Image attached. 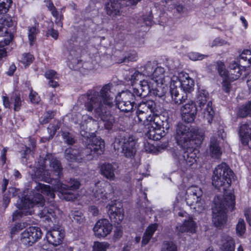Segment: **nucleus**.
I'll return each instance as SVG.
<instances>
[{"instance_id":"nucleus-11","label":"nucleus","mask_w":251,"mask_h":251,"mask_svg":"<svg viewBox=\"0 0 251 251\" xmlns=\"http://www.w3.org/2000/svg\"><path fill=\"white\" fill-rule=\"evenodd\" d=\"M230 176V179L234 178V173L226 163H222L218 165L214 169L212 178L213 185L216 188H219L222 185L220 181L221 177L226 178Z\"/></svg>"},{"instance_id":"nucleus-20","label":"nucleus","mask_w":251,"mask_h":251,"mask_svg":"<svg viewBox=\"0 0 251 251\" xmlns=\"http://www.w3.org/2000/svg\"><path fill=\"white\" fill-rule=\"evenodd\" d=\"M79 185L78 181L71 179L68 184H64L59 181L57 184V188L61 193L66 195L64 196V198L67 201H70L74 198V195L70 192L69 190L78 189Z\"/></svg>"},{"instance_id":"nucleus-63","label":"nucleus","mask_w":251,"mask_h":251,"mask_svg":"<svg viewBox=\"0 0 251 251\" xmlns=\"http://www.w3.org/2000/svg\"><path fill=\"white\" fill-rule=\"evenodd\" d=\"M228 79H225L223 81L222 87L223 89L226 93H228L230 91L231 85L230 82L228 80Z\"/></svg>"},{"instance_id":"nucleus-8","label":"nucleus","mask_w":251,"mask_h":251,"mask_svg":"<svg viewBox=\"0 0 251 251\" xmlns=\"http://www.w3.org/2000/svg\"><path fill=\"white\" fill-rule=\"evenodd\" d=\"M157 111L156 104L152 100H148L140 102L137 106L136 111L137 119L135 122L138 124H146V122L151 121L153 119L157 114H154Z\"/></svg>"},{"instance_id":"nucleus-43","label":"nucleus","mask_w":251,"mask_h":251,"mask_svg":"<svg viewBox=\"0 0 251 251\" xmlns=\"http://www.w3.org/2000/svg\"><path fill=\"white\" fill-rule=\"evenodd\" d=\"M69 216L72 221H75L78 224H81L84 221V217L80 211H72L70 214Z\"/></svg>"},{"instance_id":"nucleus-34","label":"nucleus","mask_w":251,"mask_h":251,"mask_svg":"<svg viewBox=\"0 0 251 251\" xmlns=\"http://www.w3.org/2000/svg\"><path fill=\"white\" fill-rule=\"evenodd\" d=\"M165 74V70L164 68L156 67L151 78L153 81V83L163 81L168 82L170 80V78L166 75Z\"/></svg>"},{"instance_id":"nucleus-21","label":"nucleus","mask_w":251,"mask_h":251,"mask_svg":"<svg viewBox=\"0 0 251 251\" xmlns=\"http://www.w3.org/2000/svg\"><path fill=\"white\" fill-rule=\"evenodd\" d=\"M170 94L173 101L176 104L185 102L188 99V94L173 82L170 84Z\"/></svg>"},{"instance_id":"nucleus-60","label":"nucleus","mask_w":251,"mask_h":251,"mask_svg":"<svg viewBox=\"0 0 251 251\" xmlns=\"http://www.w3.org/2000/svg\"><path fill=\"white\" fill-rule=\"evenodd\" d=\"M29 98L30 101L33 103H38L40 100V98L38 94L31 89L30 93L29 95Z\"/></svg>"},{"instance_id":"nucleus-51","label":"nucleus","mask_w":251,"mask_h":251,"mask_svg":"<svg viewBox=\"0 0 251 251\" xmlns=\"http://www.w3.org/2000/svg\"><path fill=\"white\" fill-rule=\"evenodd\" d=\"M220 179V181H222V183L221 186H219V188H217L218 189L221 190L222 189L223 191L226 190L230 186L231 183V181L232 179H230V176H227L224 177H221Z\"/></svg>"},{"instance_id":"nucleus-57","label":"nucleus","mask_w":251,"mask_h":251,"mask_svg":"<svg viewBox=\"0 0 251 251\" xmlns=\"http://www.w3.org/2000/svg\"><path fill=\"white\" fill-rule=\"evenodd\" d=\"M51 14L56 18L55 23L60 26H62V23L61 21L63 18V15L60 13L56 9V8L50 11Z\"/></svg>"},{"instance_id":"nucleus-26","label":"nucleus","mask_w":251,"mask_h":251,"mask_svg":"<svg viewBox=\"0 0 251 251\" xmlns=\"http://www.w3.org/2000/svg\"><path fill=\"white\" fill-rule=\"evenodd\" d=\"M84 151L78 149L70 148L67 149L64 152L65 158L71 166L70 162H80L84 157Z\"/></svg>"},{"instance_id":"nucleus-38","label":"nucleus","mask_w":251,"mask_h":251,"mask_svg":"<svg viewBox=\"0 0 251 251\" xmlns=\"http://www.w3.org/2000/svg\"><path fill=\"white\" fill-rule=\"evenodd\" d=\"M229 74L230 75V78L231 80L237 79L241 75L242 69L241 67L243 66H240L235 61H232L229 65Z\"/></svg>"},{"instance_id":"nucleus-10","label":"nucleus","mask_w":251,"mask_h":251,"mask_svg":"<svg viewBox=\"0 0 251 251\" xmlns=\"http://www.w3.org/2000/svg\"><path fill=\"white\" fill-rule=\"evenodd\" d=\"M118 108L124 112H129L133 109L135 101L138 99L131 91L126 90L119 93L115 98Z\"/></svg>"},{"instance_id":"nucleus-36","label":"nucleus","mask_w":251,"mask_h":251,"mask_svg":"<svg viewBox=\"0 0 251 251\" xmlns=\"http://www.w3.org/2000/svg\"><path fill=\"white\" fill-rule=\"evenodd\" d=\"M209 153L211 157L218 158L222 154V150L215 137H212L209 143Z\"/></svg>"},{"instance_id":"nucleus-40","label":"nucleus","mask_w":251,"mask_h":251,"mask_svg":"<svg viewBox=\"0 0 251 251\" xmlns=\"http://www.w3.org/2000/svg\"><path fill=\"white\" fill-rule=\"evenodd\" d=\"M157 228V224H154L149 226L145 232L142 241V244L147 245L151 240L152 236Z\"/></svg>"},{"instance_id":"nucleus-55","label":"nucleus","mask_w":251,"mask_h":251,"mask_svg":"<svg viewBox=\"0 0 251 251\" xmlns=\"http://www.w3.org/2000/svg\"><path fill=\"white\" fill-rule=\"evenodd\" d=\"M11 101H14V110L18 111L21 105V100L19 94L15 93L11 99Z\"/></svg>"},{"instance_id":"nucleus-30","label":"nucleus","mask_w":251,"mask_h":251,"mask_svg":"<svg viewBox=\"0 0 251 251\" xmlns=\"http://www.w3.org/2000/svg\"><path fill=\"white\" fill-rule=\"evenodd\" d=\"M97 120L91 116L88 115H83L82 116V121L80 124L79 132L82 136L85 138H88L90 135V129L88 128L87 124L90 123H94L95 124Z\"/></svg>"},{"instance_id":"nucleus-54","label":"nucleus","mask_w":251,"mask_h":251,"mask_svg":"<svg viewBox=\"0 0 251 251\" xmlns=\"http://www.w3.org/2000/svg\"><path fill=\"white\" fill-rule=\"evenodd\" d=\"M12 39V38L10 36L9 39H5L4 41L0 42V59L6 56V51L3 48L5 46L8 45Z\"/></svg>"},{"instance_id":"nucleus-9","label":"nucleus","mask_w":251,"mask_h":251,"mask_svg":"<svg viewBox=\"0 0 251 251\" xmlns=\"http://www.w3.org/2000/svg\"><path fill=\"white\" fill-rule=\"evenodd\" d=\"M208 92L203 89H199L196 95V102L203 115V118L208 123H211L214 114L211 101L207 102Z\"/></svg>"},{"instance_id":"nucleus-13","label":"nucleus","mask_w":251,"mask_h":251,"mask_svg":"<svg viewBox=\"0 0 251 251\" xmlns=\"http://www.w3.org/2000/svg\"><path fill=\"white\" fill-rule=\"evenodd\" d=\"M42 235V232L39 227L31 226L22 233L21 240L25 245L32 246L41 238Z\"/></svg>"},{"instance_id":"nucleus-3","label":"nucleus","mask_w":251,"mask_h":251,"mask_svg":"<svg viewBox=\"0 0 251 251\" xmlns=\"http://www.w3.org/2000/svg\"><path fill=\"white\" fill-rule=\"evenodd\" d=\"M175 137L177 144L185 150L192 145H200L203 140L204 133L201 130L179 123L176 126Z\"/></svg>"},{"instance_id":"nucleus-45","label":"nucleus","mask_w":251,"mask_h":251,"mask_svg":"<svg viewBox=\"0 0 251 251\" xmlns=\"http://www.w3.org/2000/svg\"><path fill=\"white\" fill-rule=\"evenodd\" d=\"M39 32L38 29L36 26L30 27L28 30V39L30 45L32 46L36 40V36Z\"/></svg>"},{"instance_id":"nucleus-23","label":"nucleus","mask_w":251,"mask_h":251,"mask_svg":"<svg viewBox=\"0 0 251 251\" xmlns=\"http://www.w3.org/2000/svg\"><path fill=\"white\" fill-rule=\"evenodd\" d=\"M175 78L176 80H172L171 82L175 83L177 87H180L183 91L187 94L191 93L193 90L194 82L188 74L183 75L182 76L180 75L179 78L175 77Z\"/></svg>"},{"instance_id":"nucleus-46","label":"nucleus","mask_w":251,"mask_h":251,"mask_svg":"<svg viewBox=\"0 0 251 251\" xmlns=\"http://www.w3.org/2000/svg\"><path fill=\"white\" fill-rule=\"evenodd\" d=\"M161 251H177V246L172 241H165L162 244Z\"/></svg>"},{"instance_id":"nucleus-17","label":"nucleus","mask_w":251,"mask_h":251,"mask_svg":"<svg viewBox=\"0 0 251 251\" xmlns=\"http://www.w3.org/2000/svg\"><path fill=\"white\" fill-rule=\"evenodd\" d=\"M40 167L37 169L36 167L29 166L30 168L33 169L32 174V178L33 179L34 177L37 178L38 180L43 181L46 182H50L51 181V176L50 170H47L46 164H44L42 160L39 162Z\"/></svg>"},{"instance_id":"nucleus-39","label":"nucleus","mask_w":251,"mask_h":251,"mask_svg":"<svg viewBox=\"0 0 251 251\" xmlns=\"http://www.w3.org/2000/svg\"><path fill=\"white\" fill-rule=\"evenodd\" d=\"M93 193L94 197L97 200H105L107 199L106 193L105 192V190L100 181L95 184L93 188Z\"/></svg>"},{"instance_id":"nucleus-59","label":"nucleus","mask_w":251,"mask_h":251,"mask_svg":"<svg viewBox=\"0 0 251 251\" xmlns=\"http://www.w3.org/2000/svg\"><path fill=\"white\" fill-rule=\"evenodd\" d=\"M81 50L77 46L74 47L73 49L70 50V55L75 58H78L81 55Z\"/></svg>"},{"instance_id":"nucleus-47","label":"nucleus","mask_w":251,"mask_h":251,"mask_svg":"<svg viewBox=\"0 0 251 251\" xmlns=\"http://www.w3.org/2000/svg\"><path fill=\"white\" fill-rule=\"evenodd\" d=\"M236 230L237 234L239 236H242L245 233L246 230V228L244 219L241 218L239 219L238 223L236 225Z\"/></svg>"},{"instance_id":"nucleus-42","label":"nucleus","mask_w":251,"mask_h":251,"mask_svg":"<svg viewBox=\"0 0 251 251\" xmlns=\"http://www.w3.org/2000/svg\"><path fill=\"white\" fill-rule=\"evenodd\" d=\"M60 123L59 121L54 120L53 123L50 124L48 127V131L50 134V136L48 138L49 140L51 139L55 135L56 131L60 128Z\"/></svg>"},{"instance_id":"nucleus-5","label":"nucleus","mask_w":251,"mask_h":251,"mask_svg":"<svg viewBox=\"0 0 251 251\" xmlns=\"http://www.w3.org/2000/svg\"><path fill=\"white\" fill-rule=\"evenodd\" d=\"M144 125L147 129L146 136L152 140H160L165 135V130L170 128L168 117L164 115H155L153 119L146 124H138Z\"/></svg>"},{"instance_id":"nucleus-44","label":"nucleus","mask_w":251,"mask_h":251,"mask_svg":"<svg viewBox=\"0 0 251 251\" xmlns=\"http://www.w3.org/2000/svg\"><path fill=\"white\" fill-rule=\"evenodd\" d=\"M61 135L64 143L68 145H72L75 142L74 135L68 131H62Z\"/></svg>"},{"instance_id":"nucleus-12","label":"nucleus","mask_w":251,"mask_h":251,"mask_svg":"<svg viewBox=\"0 0 251 251\" xmlns=\"http://www.w3.org/2000/svg\"><path fill=\"white\" fill-rule=\"evenodd\" d=\"M85 153L100 155L104 151V142L100 137L93 136L86 139Z\"/></svg>"},{"instance_id":"nucleus-28","label":"nucleus","mask_w":251,"mask_h":251,"mask_svg":"<svg viewBox=\"0 0 251 251\" xmlns=\"http://www.w3.org/2000/svg\"><path fill=\"white\" fill-rule=\"evenodd\" d=\"M108 214L111 220L117 223H121L124 219V211L121 208H118L114 204L109 205L107 206Z\"/></svg>"},{"instance_id":"nucleus-25","label":"nucleus","mask_w":251,"mask_h":251,"mask_svg":"<svg viewBox=\"0 0 251 251\" xmlns=\"http://www.w3.org/2000/svg\"><path fill=\"white\" fill-rule=\"evenodd\" d=\"M118 168L116 163H104L100 166V174L107 179L114 180Z\"/></svg>"},{"instance_id":"nucleus-53","label":"nucleus","mask_w":251,"mask_h":251,"mask_svg":"<svg viewBox=\"0 0 251 251\" xmlns=\"http://www.w3.org/2000/svg\"><path fill=\"white\" fill-rule=\"evenodd\" d=\"M54 116V112L53 111H49L44 115L41 117L39 119L40 123L43 125L48 123Z\"/></svg>"},{"instance_id":"nucleus-64","label":"nucleus","mask_w":251,"mask_h":251,"mask_svg":"<svg viewBox=\"0 0 251 251\" xmlns=\"http://www.w3.org/2000/svg\"><path fill=\"white\" fill-rule=\"evenodd\" d=\"M244 215L250 226H251V210L249 208L244 210Z\"/></svg>"},{"instance_id":"nucleus-1","label":"nucleus","mask_w":251,"mask_h":251,"mask_svg":"<svg viewBox=\"0 0 251 251\" xmlns=\"http://www.w3.org/2000/svg\"><path fill=\"white\" fill-rule=\"evenodd\" d=\"M113 84L111 83L104 85L100 91L93 88L81 96L79 100H83L85 109L90 112H105L106 108L114 105V93L112 92Z\"/></svg>"},{"instance_id":"nucleus-49","label":"nucleus","mask_w":251,"mask_h":251,"mask_svg":"<svg viewBox=\"0 0 251 251\" xmlns=\"http://www.w3.org/2000/svg\"><path fill=\"white\" fill-rule=\"evenodd\" d=\"M11 0H0V14H5L9 10Z\"/></svg>"},{"instance_id":"nucleus-6","label":"nucleus","mask_w":251,"mask_h":251,"mask_svg":"<svg viewBox=\"0 0 251 251\" xmlns=\"http://www.w3.org/2000/svg\"><path fill=\"white\" fill-rule=\"evenodd\" d=\"M119 146H121L124 156L132 160L136 152V141L134 138L122 134L119 135L115 138L114 147L119 150Z\"/></svg>"},{"instance_id":"nucleus-24","label":"nucleus","mask_w":251,"mask_h":251,"mask_svg":"<svg viewBox=\"0 0 251 251\" xmlns=\"http://www.w3.org/2000/svg\"><path fill=\"white\" fill-rule=\"evenodd\" d=\"M61 211L57 205L53 202L50 203L47 207L41 210L38 215L45 220H50L51 217L57 218L61 215Z\"/></svg>"},{"instance_id":"nucleus-7","label":"nucleus","mask_w":251,"mask_h":251,"mask_svg":"<svg viewBox=\"0 0 251 251\" xmlns=\"http://www.w3.org/2000/svg\"><path fill=\"white\" fill-rule=\"evenodd\" d=\"M202 196V190L197 186L189 188L186 192L187 204L198 213L202 212L205 209L204 201L201 198Z\"/></svg>"},{"instance_id":"nucleus-62","label":"nucleus","mask_w":251,"mask_h":251,"mask_svg":"<svg viewBox=\"0 0 251 251\" xmlns=\"http://www.w3.org/2000/svg\"><path fill=\"white\" fill-rule=\"evenodd\" d=\"M114 232V237L115 239H119L123 235V229L121 226H116Z\"/></svg>"},{"instance_id":"nucleus-14","label":"nucleus","mask_w":251,"mask_h":251,"mask_svg":"<svg viewBox=\"0 0 251 251\" xmlns=\"http://www.w3.org/2000/svg\"><path fill=\"white\" fill-rule=\"evenodd\" d=\"M193 145L191 147L185 148L183 154L179 157V163L182 169H187L196 163L197 161L196 152L197 150H193Z\"/></svg>"},{"instance_id":"nucleus-19","label":"nucleus","mask_w":251,"mask_h":251,"mask_svg":"<svg viewBox=\"0 0 251 251\" xmlns=\"http://www.w3.org/2000/svg\"><path fill=\"white\" fill-rule=\"evenodd\" d=\"M112 229V225L105 219L99 220L93 228L95 235L98 237L106 236L111 232Z\"/></svg>"},{"instance_id":"nucleus-48","label":"nucleus","mask_w":251,"mask_h":251,"mask_svg":"<svg viewBox=\"0 0 251 251\" xmlns=\"http://www.w3.org/2000/svg\"><path fill=\"white\" fill-rule=\"evenodd\" d=\"M242 60L247 62L248 66L251 64V51L250 50H244L240 55L239 62L242 63Z\"/></svg>"},{"instance_id":"nucleus-29","label":"nucleus","mask_w":251,"mask_h":251,"mask_svg":"<svg viewBox=\"0 0 251 251\" xmlns=\"http://www.w3.org/2000/svg\"><path fill=\"white\" fill-rule=\"evenodd\" d=\"M109 108H106L105 112L103 111L100 112V113L94 112L95 118H100V119L103 121L105 128L108 130L112 129L115 122L113 116L110 115L109 113Z\"/></svg>"},{"instance_id":"nucleus-35","label":"nucleus","mask_w":251,"mask_h":251,"mask_svg":"<svg viewBox=\"0 0 251 251\" xmlns=\"http://www.w3.org/2000/svg\"><path fill=\"white\" fill-rule=\"evenodd\" d=\"M120 8L121 5L118 0H110L105 6L107 14L111 16L119 14Z\"/></svg>"},{"instance_id":"nucleus-52","label":"nucleus","mask_w":251,"mask_h":251,"mask_svg":"<svg viewBox=\"0 0 251 251\" xmlns=\"http://www.w3.org/2000/svg\"><path fill=\"white\" fill-rule=\"evenodd\" d=\"M0 25L2 26L6 30L7 28L6 27H10L13 25V21L11 17L5 16L0 18ZM8 34V31H7Z\"/></svg>"},{"instance_id":"nucleus-41","label":"nucleus","mask_w":251,"mask_h":251,"mask_svg":"<svg viewBox=\"0 0 251 251\" xmlns=\"http://www.w3.org/2000/svg\"><path fill=\"white\" fill-rule=\"evenodd\" d=\"M156 64L154 62H151L149 61L147 62V64L141 68L143 75L151 77L156 67Z\"/></svg>"},{"instance_id":"nucleus-50","label":"nucleus","mask_w":251,"mask_h":251,"mask_svg":"<svg viewBox=\"0 0 251 251\" xmlns=\"http://www.w3.org/2000/svg\"><path fill=\"white\" fill-rule=\"evenodd\" d=\"M109 244L105 242H94L93 251H105L109 248Z\"/></svg>"},{"instance_id":"nucleus-2","label":"nucleus","mask_w":251,"mask_h":251,"mask_svg":"<svg viewBox=\"0 0 251 251\" xmlns=\"http://www.w3.org/2000/svg\"><path fill=\"white\" fill-rule=\"evenodd\" d=\"M35 189L36 192L31 200L26 196L24 200H21L19 209L13 213V221H16L24 216L32 215L34 214L35 208L40 206L42 207L45 202L42 194L46 195L51 199L55 197L53 191L48 185L36 183Z\"/></svg>"},{"instance_id":"nucleus-18","label":"nucleus","mask_w":251,"mask_h":251,"mask_svg":"<svg viewBox=\"0 0 251 251\" xmlns=\"http://www.w3.org/2000/svg\"><path fill=\"white\" fill-rule=\"evenodd\" d=\"M152 84L151 82L143 79L140 81V83L137 86L133 87L130 91H131L132 93L137 99H141L149 94L151 95Z\"/></svg>"},{"instance_id":"nucleus-32","label":"nucleus","mask_w":251,"mask_h":251,"mask_svg":"<svg viewBox=\"0 0 251 251\" xmlns=\"http://www.w3.org/2000/svg\"><path fill=\"white\" fill-rule=\"evenodd\" d=\"M197 226L195 222L192 218H189L188 220L184 221L183 224L177 226V230L178 232L183 233L185 232L193 234L196 232Z\"/></svg>"},{"instance_id":"nucleus-33","label":"nucleus","mask_w":251,"mask_h":251,"mask_svg":"<svg viewBox=\"0 0 251 251\" xmlns=\"http://www.w3.org/2000/svg\"><path fill=\"white\" fill-rule=\"evenodd\" d=\"M167 82H158L153 83L151 85V95L159 98L164 96L168 89Z\"/></svg>"},{"instance_id":"nucleus-16","label":"nucleus","mask_w":251,"mask_h":251,"mask_svg":"<svg viewBox=\"0 0 251 251\" xmlns=\"http://www.w3.org/2000/svg\"><path fill=\"white\" fill-rule=\"evenodd\" d=\"M46 166H49L50 171L57 176V178H61L63 176V168L61 164L56 157L51 154H48L44 160H42Z\"/></svg>"},{"instance_id":"nucleus-58","label":"nucleus","mask_w":251,"mask_h":251,"mask_svg":"<svg viewBox=\"0 0 251 251\" xmlns=\"http://www.w3.org/2000/svg\"><path fill=\"white\" fill-rule=\"evenodd\" d=\"M27 226V223L26 222H21L17 223L12 228L11 232L15 234L16 232L22 230Z\"/></svg>"},{"instance_id":"nucleus-27","label":"nucleus","mask_w":251,"mask_h":251,"mask_svg":"<svg viewBox=\"0 0 251 251\" xmlns=\"http://www.w3.org/2000/svg\"><path fill=\"white\" fill-rule=\"evenodd\" d=\"M46 237L50 244L57 246L62 243L64 237V232L58 229H52L48 232Z\"/></svg>"},{"instance_id":"nucleus-61","label":"nucleus","mask_w":251,"mask_h":251,"mask_svg":"<svg viewBox=\"0 0 251 251\" xmlns=\"http://www.w3.org/2000/svg\"><path fill=\"white\" fill-rule=\"evenodd\" d=\"M45 75L47 78L50 80H51L52 79H58L59 78L58 75L56 72L52 70L47 71L45 73Z\"/></svg>"},{"instance_id":"nucleus-15","label":"nucleus","mask_w":251,"mask_h":251,"mask_svg":"<svg viewBox=\"0 0 251 251\" xmlns=\"http://www.w3.org/2000/svg\"><path fill=\"white\" fill-rule=\"evenodd\" d=\"M196 105L193 101H188L182 105L180 108L182 120L186 123L193 122L198 111Z\"/></svg>"},{"instance_id":"nucleus-31","label":"nucleus","mask_w":251,"mask_h":251,"mask_svg":"<svg viewBox=\"0 0 251 251\" xmlns=\"http://www.w3.org/2000/svg\"><path fill=\"white\" fill-rule=\"evenodd\" d=\"M221 251H234L235 241L230 236L223 235L218 242Z\"/></svg>"},{"instance_id":"nucleus-37","label":"nucleus","mask_w":251,"mask_h":251,"mask_svg":"<svg viewBox=\"0 0 251 251\" xmlns=\"http://www.w3.org/2000/svg\"><path fill=\"white\" fill-rule=\"evenodd\" d=\"M238 117L246 118L251 115V101H248L238 107L236 112Z\"/></svg>"},{"instance_id":"nucleus-22","label":"nucleus","mask_w":251,"mask_h":251,"mask_svg":"<svg viewBox=\"0 0 251 251\" xmlns=\"http://www.w3.org/2000/svg\"><path fill=\"white\" fill-rule=\"evenodd\" d=\"M238 132L242 144L251 149V122L241 123Z\"/></svg>"},{"instance_id":"nucleus-4","label":"nucleus","mask_w":251,"mask_h":251,"mask_svg":"<svg viewBox=\"0 0 251 251\" xmlns=\"http://www.w3.org/2000/svg\"><path fill=\"white\" fill-rule=\"evenodd\" d=\"M213 208L212 222L216 227L224 225L226 219V211L234 209L235 201L234 195L230 193L222 197H217L214 200Z\"/></svg>"},{"instance_id":"nucleus-56","label":"nucleus","mask_w":251,"mask_h":251,"mask_svg":"<svg viewBox=\"0 0 251 251\" xmlns=\"http://www.w3.org/2000/svg\"><path fill=\"white\" fill-rule=\"evenodd\" d=\"M33 56L30 53H24L23 54L21 61L25 66L30 64L33 60Z\"/></svg>"}]
</instances>
